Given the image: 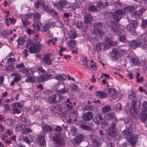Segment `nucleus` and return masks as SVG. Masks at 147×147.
<instances>
[{"label": "nucleus", "instance_id": "f257e3e1", "mask_svg": "<svg viewBox=\"0 0 147 147\" xmlns=\"http://www.w3.org/2000/svg\"><path fill=\"white\" fill-rule=\"evenodd\" d=\"M117 133L116 123H113L108 130L107 137L108 139L111 140L116 136Z\"/></svg>", "mask_w": 147, "mask_h": 147}, {"label": "nucleus", "instance_id": "f03ea898", "mask_svg": "<svg viewBox=\"0 0 147 147\" xmlns=\"http://www.w3.org/2000/svg\"><path fill=\"white\" fill-rule=\"evenodd\" d=\"M41 16L38 12L35 13L34 15L33 20L34 22L32 26L37 31L39 30L42 25L41 23L39 22L40 20Z\"/></svg>", "mask_w": 147, "mask_h": 147}, {"label": "nucleus", "instance_id": "7ed1b4c3", "mask_svg": "<svg viewBox=\"0 0 147 147\" xmlns=\"http://www.w3.org/2000/svg\"><path fill=\"white\" fill-rule=\"evenodd\" d=\"M94 29L92 30L93 34L96 36H103L104 32L103 30V27L102 26L101 23L98 22L94 25Z\"/></svg>", "mask_w": 147, "mask_h": 147}, {"label": "nucleus", "instance_id": "20e7f679", "mask_svg": "<svg viewBox=\"0 0 147 147\" xmlns=\"http://www.w3.org/2000/svg\"><path fill=\"white\" fill-rule=\"evenodd\" d=\"M138 104V107L140 106L141 104V102L140 101H138L136 99L133 100L131 103V107L132 109L130 111V113L132 117L135 118L137 116L138 112V111L136 107L137 104Z\"/></svg>", "mask_w": 147, "mask_h": 147}, {"label": "nucleus", "instance_id": "39448f33", "mask_svg": "<svg viewBox=\"0 0 147 147\" xmlns=\"http://www.w3.org/2000/svg\"><path fill=\"white\" fill-rule=\"evenodd\" d=\"M138 136L137 134H133L127 136V140L132 146L135 145L137 143Z\"/></svg>", "mask_w": 147, "mask_h": 147}, {"label": "nucleus", "instance_id": "423d86ee", "mask_svg": "<svg viewBox=\"0 0 147 147\" xmlns=\"http://www.w3.org/2000/svg\"><path fill=\"white\" fill-rule=\"evenodd\" d=\"M53 5L54 6L57 7V8L59 11H63L64 8H67L68 9L69 6L67 2L64 0H60L57 3H54Z\"/></svg>", "mask_w": 147, "mask_h": 147}, {"label": "nucleus", "instance_id": "0eeeda50", "mask_svg": "<svg viewBox=\"0 0 147 147\" xmlns=\"http://www.w3.org/2000/svg\"><path fill=\"white\" fill-rule=\"evenodd\" d=\"M111 31L116 35H119L123 32L124 30L123 26H117L116 24H113L112 25Z\"/></svg>", "mask_w": 147, "mask_h": 147}, {"label": "nucleus", "instance_id": "6e6552de", "mask_svg": "<svg viewBox=\"0 0 147 147\" xmlns=\"http://www.w3.org/2000/svg\"><path fill=\"white\" fill-rule=\"evenodd\" d=\"M41 45L39 43L33 44L29 49V51L30 53H37L40 50Z\"/></svg>", "mask_w": 147, "mask_h": 147}, {"label": "nucleus", "instance_id": "1a4fd4ad", "mask_svg": "<svg viewBox=\"0 0 147 147\" xmlns=\"http://www.w3.org/2000/svg\"><path fill=\"white\" fill-rule=\"evenodd\" d=\"M122 14V10L121 9H116L114 13H112L113 19L117 22L120 20Z\"/></svg>", "mask_w": 147, "mask_h": 147}, {"label": "nucleus", "instance_id": "9d476101", "mask_svg": "<svg viewBox=\"0 0 147 147\" xmlns=\"http://www.w3.org/2000/svg\"><path fill=\"white\" fill-rule=\"evenodd\" d=\"M146 10L144 8H141L138 10L134 11L132 14V16L133 18L136 19L141 18L143 13Z\"/></svg>", "mask_w": 147, "mask_h": 147}, {"label": "nucleus", "instance_id": "9b49d317", "mask_svg": "<svg viewBox=\"0 0 147 147\" xmlns=\"http://www.w3.org/2000/svg\"><path fill=\"white\" fill-rule=\"evenodd\" d=\"M140 39H139L138 40H134L129 42V46L134 49H135L140 46Z\"/></svg>", "mask_w": 147, "mask_h": 147}, {"label": "nucleus", "instance_id": "f8f14e48", "mask_svg": "<svg viewBox=\"0 0 147 147\" xmlns=\"http://www.w3.org/2000/svg\"><path fill=\"white\" fill-rule=\"evenodd\" d=\"M53 140L58 144L61 145L63 144V139L59 134L55 135L53 136Z\"/></svg>", "mask_w": 147, "mask_h": 147}, {"label": "nucleus", "instance_id": "ddd939ff", "mask_svg": "<svg viewBox=\"0 0 147 147\" xmlns=\"http://www.w3.org/2000/svg\"><path fill=\"white\" fill-rule=\"evenodd\" d=\"M93 117V113L90 112H88L85 113L83 115L82 118L84 121H87L91 120Z\"/></svg>", "mask_w": 147, "mask_h": 147}, {"label": "nucleus", "instance_id": "4468645a", "mask_svg": "<svg viewBox=\"0 0 147 147\" xmlns=\"http://www.w3.org/2000/svg\"><path fill=\"white\" fill-rule=\"evenodd\" d=\"M36 141L40 146H44L46 143V140L45 139V135L38 136L37 138Z\"/></svg>", "mask_w": 147, "mask_h": 147}, {"label": "nucleus", "instance_id": "2eb2a0df", "mask_svg": "<svg viewBox=\"0 0 147 147\" xmlns=\"http://www.w3.org/2000/svg\"><path fill=\"white\" fill-rule=\"evenodd\" d=\"M43 61L44 64L50 65L52 63L50 55L48 54L45 55L43 58Z\"/></svg>", "mask_w": 147, "mask_h": 147}, {"label": "nucleus", "instance_id": "dca6fc26", "mask_svg": "<svg viewBox=\"0 0 147 147\" xmlns=\"http://www.w3.org/2000/svg\"><path fill=\"white\" fill-rule=\"evenodd\" d=\"M52 74H46L38 77L37 78V80L39 82H42L46 80L52 79Z\"/></svg>", "mask_w": 147, "mask_h": 147}, {"label": "nucleus", "instance_id": "f3484780", "mask_svg": "<svg viewBox=\"0 0 147 147\" xmlns=\"http://www.w3.org/2000/svg\"><path fill=\"white\" fill-rule=\"evenodd\" d=\"M104 140L102 138H96L92 141L93 146L95 147H99L102 145V142Z\"/></svg>", "mask_w": 147, "mask_h": 147}, {"label": "nucleus", "instance_id": "a211bd4d", "mask_svg": "<svg viewBox=\"0 0 147 147\" xmlns=\"http://www.w3.org/2000/svg\"><path fill=\"white\" fill-rule=\"evenodd\" d=\"M136 23L135 22L132 21L131 22L128 24L126 26V28L127 30L130 32H133L136 29Z\"/></svg>", "mask_w": 147, "mask_h": 147}, {"label": "nucleus", "instance_id": "6ab92c4d", "mask_svg": "<svg viewBox=\"0 0 147 147\" xmlns=\"http://www.w3.org/2000/svg\"><path fill=\"white\" fill-rule=\"evenodd\" d=\"M111 55L114 60H117L120 57L119 51L116 49H113L112 51Z\"/></svg>", "mask_w": 147, "mask_h": 147}, {"label": "nucleus", "instance_id": "aec40b11", "mask_svg": "<svg viewBox=\"0 0 147 147\" xmlns=\"http://www.w3.org/2000/svg\"><path fill=\"white\" fill-rule=\"evenodd\" d=\"M20 72H22L26 76H29L33 74V71L31 69L26 68L20 70Z\"/></svg>", "mask_w": 147, "mask_h": 147}, {"label": "nucleus", "instance_id": "412c9836", "mask_svg": "<svg viewBox=\"0 0 147 147\" xmlns=\"http://www.w3.org/2000/svg\"><path fill=\"white\" fill-rule=\"evenodd\" d=\"M96 96L100 98H104L107 97V94L102 91H98L95 92Z\"/></svg>", "mask_w": 147, "mask_h": 147}, {"label": "nucleus", "instance_id": "4be33fe9", "mask_svg": "<svg viewBox=\"0 0 147 147\" xmlns=\"http://www.w3.org/2000/svg\"><path fill=\"white\" fill-rule=\"evenodd\" d=\"M56 95L54 94L52 96H49L48 98H46V99L51 104L56 103H57V101L56 100Z\"/></svg>", "mask_w": 147, "mask_h": 147}, {"label": "nucleus", "instance_id": "5701e85b", "mask_svg": "<svg viewBox=\"0 0 147 147\" xmlns=\"http://www.w3.org/2000/svg\"><path fill=\"white\" fill-rule=\"evenodd\" d=\"M105 42L107 43L109 45L114 46L117 45V41L113 42L112 41V39L111 38L109 37H106L105 38Z\"/></svg>", "mask_w": 147, "mask_h": 147}, {"label": "nucleus", "instance_id": "b1692460", "mask_svg": "<svg viewBox=\"0 0 147 147\" xmlns=\"http://www.w3.org/2000/svg\"><path fill=\"white\" fill-rule=\"evenodd\" d=\"M119 49L122 54H125L128 50V46L126 45H122L119 46Z\"/></svg>", "mask_w": 147, "mask_h": 147}, {"label": "nucleus", "instance_id": "393cba45", "mask_svg": "<svg viewBox=\"0 0 147 147\" xmlns=\"http://www.w3.org/2000/svg\"><path fill=\"white\" fill-rule=\"evenodd\" d=\"M22 24L23 26L24 27H26L27 26L30 24L28 21V18L27 17H23L22 19Z\"/></svg>", "mask_w": 147, "mask_h": 147}, {"label": "nucleus", "instance_id": "a878e982", "mask_svg": "<svg viewBox=\"0 0 147 147\" xmlns=\"http://www.w3.org/2000/svg\"><path fill=\"white\" fill-rule=\"evenodd\" d=\"M140 46H141L142 49H144L146 48L147 45L146 44V40L142 38V36L140 37Z\"/></svg>", "mask_w": 147, "mask_h": 147}, {"label": "nucleus", "instance_id": "bb28decb", "mask_svg": "<svg viewBox=\"0 0 147 147\" xmlns=\"http://www.w3.org/2000/svg\"><path fill=\"white\" fill-rule=\"evenodd\" d=\"M93 17L90 14H88L84 16V21L85 24H88L91 22L92 20Z\"/></svg>", "mask_w": 147, "mask_h": 147}, {"label": "nucleus", "instance_id": "cd10ccee", "mask_svg": "<svg viewBox=\"0 0 147 147\" xmlns=\"http://www.w3.org/2000/svg\"><path fill=\"white\" fill-rule=\"evenodd\" d=\"M13 31L12 30L9 31L7 29H6L3 31L1 32V34L2 37H5L13 34Z\"/></svg>", "mask_w": 147, "mask_h": 147}, {"label": "nucleus", "instance_id": "c85d7f7f", "mask_svg": "<svg viewBox=\"0 0 147 147\" xmlns=\"http://www.w3.org/2000/svg\"><path fill=\"white\" fill-rule=\"evenodd\" d=\"M72 100L70 101L69 99L68 98L66 100V107L69 110H71L73 108V103Z\"/></svg>", "mask_w": 147, "mask_h": 147}, {"label": "nucleus", "instance_id": "c756f323", "mask_svg": "<svg viewBox=\"0 0 147 147\" xmlns=\"http://www.w3.org/2000/svg\"><path fill=\"white\" fill-rule=\"evenodd\" d=\"M84 137V136L82 135H78L76 137L75 141L76 143H80L83 141Z\"/></svg>", "mask_w": 147, "mask_h": 147}, {"label": "nucleus", "instance_id": "7c9ffc66", "mask_svg": "<svg viewBox=\"0 0 147 147\" xmlns=\"http://www.w3.org/2000/svg\"><path fill=\"white\" fill-rule=\"evenodd\" d=\"M52 128L49 126L44 125L42 127V131L44 133L50 132L52 131Z\"/></svg>", "mask_w": 147, "mask_h": 147}, {"label": "nucleus", "instance_id": "2f4dec72", "mask_svg": "<svg viewBox=\"0 0 147 147\" xmlns=\"http://www.w3.org/2000/svg\"><path fill=\"white\" fill-rule=\"evenodd\" d=\"M126 34L123 33L119 36V40L121 42H125L126 43L127 40L126 38Z\"/></svg>", "mask_w": 147, "mask_h": 147}, {"label": "nucleus", "instance_id": "473e14b6", "mask_svg": "<svg viewBox=\"0 0 147 147\" xmlns=\"http://www.w3.org/2000/svg\"><path fill=\"white\" fill-rule=\"evenodd\" d=\"M26 37H19L17 40L18 45H20L24 44L26 40Z\"/></svg>", "mask_w": 147, "mask_h": 147}, {"label": "nucleus", "instance_id": "72a5a7b5", "mask_svg": "<svg viewBox=\"0 0 147 147\" xmlns=\"http://www.w3.org/2000/svg\"><path fill=\"white\" fill-rule=\"evenodd\" d=\"M42 7L45 11L48 13H49L52 9L51 6L45 3L42 4Z\"/></svg>", "mask_w": 147, "mask_h": 147}, {"label": "nucleus", "instance_id": "f704fd0d", "mask_svg": "<svg viewBox=\"0 0 147 147\" xmlns=\"http://www.w3.org/2000/svg\"><path fill=\"white\" fill-rule=\"evenodd\" d=\"M68 46L72 49H74L76 46V41L75 40H71L68 42Z\"/></svg>", "mask_w": 147, "mask_h": 147}, {"label": "nucleus", "instance_id": "c9c22d12", "mask_svg": "<svg viewBox=\"0 0 147 147\" xmlns=\"http://www.w3.org/2000/svg\"><path fill=\"white\" fill-rule=\"evenodd\" d=\"M128 97V98L131 100L136 99V96L135 95L134 92L131 90L129 92Z\"/></svg>", "mask_w": 147, "mask_h": 147}, {"label": "nucleus", "instance_id": "e433bc0d", "mask_svg": "<svg viewBox=\"0 0 147 147\" xmlns=\"http://www.w3.org/2000/svg\"><path fill=\"white\" fill-rule=\"evenodd\" d=\"M55 79L58 80H64L67 78L66 76L64 74H61L60 75H58L55 76Z\"/></svg>", "mask_w": 147, "mask_h": 147}, {"label": "nucleus", "instance_id": "4c0bfd02", "mask_svg": "<svg viewBox=\"0 0 147 147\" xmlns=\"http://www.w3.org/2000/svg\"><path fill=\"white\" fill-rule=\"evenodd\" d=\"M140 119L141 121L143 122H145L147 120V112H143L141 115Z\"/></svg>", "mask_w": 147, "mask_h": 147}, {"label": "nucleus", "instance_id": "58836bf2", "mask_svg": "<svg viewBox=\"0 0 147 147\" xmlns=\"http://www.w3.org/2000/svg\"><path fill=\"white\" fill-rule=\"evenodd\" d=\"M5 123L9 126H11L13 125L14 121L11 119H7L5 121Z\"/></svg>", "mask_w": 147, "mask_h": 147}, {"label": "nucleus", "instance_id": "ea45409f", "mask_svg": "<svg viewBox=\"0 0 147 147\" xmlns=\"http://www.w3.org/2000/svg\"><path fill=\"white\" fill-rule=\"evenodd\" d=\"M111 109V107L109 105L105 106L102 108V112L105 113L109 112Z\"/></svg>", "mask_w": 147, "mask_h": 147}, {"label": "nucleus", "instance_id": "a19ab883", "mask_svg": "<svg viewBox=\"0 0 147 147\" xmlns=\"http://www.w3.org/2000/svg\"><path fill=\"white\" fill-rule=\"evenodd\" d=\"M114 115L113 113H110L105 115V117L107 120H112L114 118Z\"/></svg>", "mask_w": 147, "mask_h": 147}, {"label": "nucleus", "instance_id": "79ce46f5", "mask_svg": "<svg viewBox=\"0 0 147 147\" xmlns=\"http://www.w3.org/2000/svg\"><path fill=\"white\" fill-rule=\"evenodd\" d=\"M32 132V129L30 128H26L23 129L22 131V134H28Z\"/></svg>", "mask_w": 147, "mask_h": 147}, {"label": "nucleus", "instance_id": "37998d69", "mask_svg": "<svg viewBox=\"0 0 147 147\" xmlns=\"http://www.w3.org/2000/svg\"><path fill=\"white\" fill-rule=\"evenodd\" d=\"M68 91L69 89L68 88H66L65 87H64L62 89L58 90V92L59 94H63L67 92Z\"/></svg>", "mask_w": 147, "mask_h": 147}, {"label": "nucleus", "instance_id": "c03bdc74", "mask_svg": "<svg viewBox=\"0 0 147 147\" xmlns=\"http://www.w3.org/2000/svg\"><path fill=\"white\" fill-rule=\"evenodd\" d=\"M35 78L32 76H30L28 77L26 79H25V82H27L30 83L34 82H35Z\"/></svg>", "mask_w": 147, "mask_h": 147}, {"label": "nucleus", "instance_id": "a18cd8bd", "mask_svg": "<svg viewBox=\"0 0 147 147\" xmlns=\"http://www.w3.org/2000/svg\"><path fill=\"white\" fill-rule=\"evenodd\" d=\"M78 112L76 111H74L72 113V116L73 120L76 121L78 117Z\"/></svg>", "mask_w": 147, "mask_h": 147}, {"label": "nucleus", "instance_id": "49530a36", "mask_svg": "<svg viewBox=\"0 0 147 147\" xmlns=\"http://www.w3.org/2000/svg\"><path fill=\"white\" fill-rule=\"evenodd\" d=\"M143 112H147V101H144L142 104Z\"/></svg>", "mask_w": 147, "mask_h": 147}, {"label": "nucleus", "instance_id": "de8ad7c7", "mask_svg": "<svg viewBox=\"0 0 147 147\" xmlns=\"http://www.w3.org/2000/svg\"><path fill=\"white\" fill-rule=\"evenodd\" d=\"M89 10L92 11H97V9L96 6L94 5H90L88 8Z\"/></svg>", "mask_w": 147, "mask_h": 147}, {"label": "nucleus", "instance_id": "09e8293b", "mask_svg": "<svg viewBox=\"0 0 147 147\" xmlns=\"http://www.w3.org/2000/svg\"><path fill=\"white\" fill-rule=\"evenodd\" d=\"M130 61L131 63H133L135 65H138V61L137 58H132L130 59Z\"/></svg>", "mask_w": 147, "mask_h": 147}, {"label": "nucleus", "instance_id": "8fccbe9b", "mask_svg": "<svg viewBox=\"0 0 147 147\" xmlns=\"http://www.w3.org/2000/svg\"><path fill=\"white\" fill-rule=\"evenodd\" d=\"M81 127L82 128L85 130L90 131L91 129L90 127L88 125L85 124H82L81 125Z\"/></svg>", "mask_w": 147, "mask_h": 147}, {"label": "nucleus", "instance_id": "3c124183", "mask_svg": "<svg viewBox=\"0 0 147 147\" xmlns=\"http://www.w3.org/2000/svg\"><path fill=\"white\" fill-rule=\"evenodd\" d=\"M98 3L99 8L100 9L103 8L104 7H105L108 4V3L107 2H105V4H104V3H103L101 1L99 2Z\"/></svg>", "mask_w": 147, "mask_h": 147}, {"label": "nucleus", "instance_id": "603ef678", "mask_svg": "<svg viewBox=\"0 0 147 147\" xmlns=\"http://www.w3.org/2000/svg\"><path fill=\"white\" fill-rule=\"evenodd\" d=\"M30 139L32 140L31 137H29L28 136H26L23 138V141L24 142H26L27 144H29L31 142Z\"/></svg>", "mask_w": 147, "mask_h": 147}, {"label": "nucleus", "instance_id": "864d4df0", "mask_svg": "<svg viewBox=\"0 0 147 147\" xmlns=\"http://www.w3.org/2000/svg\"><path fill=\"white\" fill-rule=\"evenodd\" d=\"M76 26L77 28L80 29H81L83 26V22L82 21H78Z\"/></svg>", "mask_w": 147, "mask_h": 147}, {"label": "nucleus", "instance_id": "5fc2aeb1", "mask_svg": "<svg viewBox=\"0 0 147 147\" xmlns=\"http://www.w3.org/2000/svg\"><path fill=\"white\" fill-rule=\"evenodd\" d=\"M102 121V120L100 116H98V117H95V122L97 124L99 125L100 124H101Z\"/></svg>", "mask_w": 147, "mask_h": 147}, {"label": "nucleus", "instance_id": "6e6d98bb", "mask_svg": "<svg viewBox=\"0 0 147 147\" xmlns=\"http://www.w3.org/2000/svg\"><path fill=\"white\" fill-rule=\"evenodd\" d=\"M16 68L17 69H20L24 68L25 65L24 63H19L17 64L16 65Z\"/></svg>", "mask_w": 147, "mask_h": 147}, {"label": "nucleus", "instance_id": "4d7b16f0", "mask_svg": "<svg viewBox=\"0 0 147 147\" xmlns=\"http://www.w3.org/2000/svg\"><path fill=\"white\" fill-rule=\"evenodd\" d=\"M21 79V75L15 76L13 78V80L16 83H18L19 81H20Z\"/></svg>", "mask_w": 147, "mask_h": 147}, {"label": "nucleus", "instance_id": "13d9d810", "mask_svg": "<svg viewBox=\"0 0 147 147\" xmlns=\"http://www.w3.org/2000/svg\"><path fill=\"white\" fill-rule=\"evenodd\" d=\"M62 106L61 105L57 104L54 107V109L57 111H60L62 109Z\"/></svg>", "mask_w": 147, "mask_h": 147}, {"label": "nucleus", "instance_id": "bf43d9fd", "mask_svg": "<svg viewBox=\"0 0 147 147\" xmlns=\"http://www.w3.org/2000/svg\"><path fill=\"white\" fill-rule=\"evenodd\" d=\"M48 28V25L47 24H46L44 25H43L42 26V27L41 28L42 30H41V31L43 33L46 32Z\"/></svg>", "mask_w": 147, "mask_h": 147}, {"label": "nucleus", "instance_id": "052dcab7", "mask_svg": "<svg viewBox=\"0 0 147 147\" xmlns=\"http://www.w3.org/2000/svg\"><path fill=\"white\" fill-rule=\"evenodd\" d=\"M16 61L14 58H10L7 59V61L8 63L10 62L11 64H13L15 63Z\"/></svg>", "mask_w": 147, "mask_h": 147}, {"label": "nucleus", "instance_id": "680f3d73", "mask_svg": "<svg viewBox=\"0 0 147 147\" xmlns=\"http://www.w3.org/2000/svg\"><path fill=\"white\" fill-rule=\"evenodd\" d=\"M13 105L14 107H18L20 108L23 107V105L19 102L14 103L13 104Z\"/></svg>", "mask_w": 147, "mask_h": 147}, {"label": "nucleus", "instance_id": "e2e57ef3", "mask_svg": "<svg viewBox=\"0 0 147 147\" xmlns=\"http://www.w3.org/2000/svg\"><path fill=\"white\" fill-rule=\"evenodd\" d=\"M102 44L99 42L96 44V49L100 51L102 49Z\"/></svg>", "mask_w": 147, "mask_h": 147}, {"label": "nucleus", "instance_id": "0e129e2a", "mask_svg": "<svg viewBox=\"0 0 147 147\" xmlns=\"http://www.w3.org/2000/svg\"><path fill=\"white\" fill-rule=\"evenodd\" d=\"M14 69V66L13 65H9L6 67V69L8 71H11L13 70Z\"/></svg>", "mask_w": 147, "mask_h": 147}, {"label": "nucleus", "instance_id": "69168bd1", "mask_svg": "<svg viewBox=\"0 0 147 147\" xmlns=\"http://www.w3.org/2000/svg\"><path fill=\"white\" fill-rule=\"evenodd\" d=\"M33 40L31 39H29L27 41L26 46V47H29L33 43Z\"/></svg>", "mask_w": 147, "mask_h": 147}, {"label": "nucleus", "instance_id": "338daca9", "mask_svg": "<svg viewBox=\"0 0 147 147\" xmlns=\"http://www.w3.org/2000/svg\"><path fill=\"white\" fill-rule=\"evenodd\" d=\"M49 13H52L53 15L55 16H57L58 15L57 12L54 9H52Z\"/></svg>", "mask_w": 147, "mask_h": 147}, {"label": "nucleus", "instance_id": "774afa93", "mask_svg": "<svg viewBox=\"0 0 147 147\" xmlns=\"http://www.w3.org/2000/svg\"><path fill=\"white\" fill-rule=\"evenodd\" d=\"M41 3V2L40 1H36L34 4L35 8L37 9H39V6L40 5Z\"/></svg>", "mask_w": 147, "mask_h": 147}]
</instances>
